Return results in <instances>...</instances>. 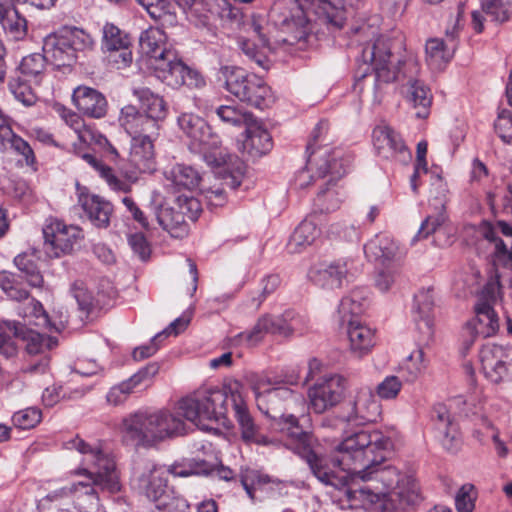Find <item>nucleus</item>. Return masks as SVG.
<instances>
[{"label":"nucleus","instance_id":"obj_51","mask_svg":"<svg viewBox=\"0 0 512 512\" xmlns=\"http://www.w3.org/2000/svg\"><path fill=\"white\" fill-rule=\"evenodd\" d=\"M264 324L267 326V334L290 337L292 335H303L304 329L296 327V323H288L279 316L263 315Z\"/></svg>","mask_w":512,"mask_h":512},{"label":"nucleus","instance_id":"obj_53","mask_svg":"<svg viewBox=\"0 0 512 512\" xmlns=\"http://www.w3.org/2000/svg\"><path fill=\"white\" fill-rule=\"evenodd\" d=\"M103 45L110 52L123 48L124 45H130V39L117 26L107 23L103 27Z\"/></svg>","mask_w":512,"mask_h":512},{"label":"nucleus","instance_id":"obj_14","mask_svg":"<svg viewBox=\"0 0 512 512\" xmlns=\"http://www.w3.org/2000/svg\"><path fill=\"white\" fill-rule=\"evenodd\" d=\"M0 289L5 295L12 301L27 302L23 307L18 308V315L22 317L33 316L37 319L42 320V325L52 326L50 323L48 314L44 310L42 304L31 297L29 291L22 287L20 277L9 271H0ZM65 327L63 321L60 322L59 326L53 324V328L60 332Z\"/></svg>","mask_w":512,"mask_h":512},{"label":"nucleus","instance_id":"obj_31","mask_svg":"<svg viewBox=\"0 0 512 512\" xmlns=\"http://www.w3.org/2000/svg\"><path fill=\"white\" fill-rule=\"evenodd\" d=\"M364 253L369 260L388 265L399 258V246L387 235H376L365 244Z\"/></svg>","mask_w":512,"mask_h":512},{"label":"nucleus","instance_id":"obj_8","mask_svg":"<svg viewBox=\"0 0 512 512\" xmlns=\"http://www.w3.org/2000/svg\"><path fill=\"white\" fill-rule=\"evenodd\" d=\"M92 45V38L82 29L66 27L58 33L48 35L43 42V53L55 68L71 67L77 60L78 52Z\"/></svg>","mask_w":512,"mask_h":512},{"label":"nucleus","instance_id":"obj_46","mask_svg":"<svg viewBox=\"0 0 512 512\" xmlns=\"http://www.w3.org/2000/svg\"><path fill=\"white\" fill-rule=\"evenodd\" d=\"M14 264L26 278L27 283L34 288H41L44 284V278L36 263L33 254L22 253L14 258Z\"/></svg>","mask_w":512,"mask_h":512},{"label":"nucleus","instance_id":"obj_34","mask_svg":"<svg viewBox=\"0 0 512 512\" xmlns=\"http://www.w3.org/2000/svg\"><path fill=\"white\" fill-rule=\"evenodd\" d=\"M166 181L174 190L192 191L201 183L200 173L190 165L176 164L164 172Z\"/></svg>","mask_w":512,"mask_h":512},{"label":"nucleus","instance_id":"obj_63","mask_svg":"<svg viewBox=\"0 0 512 512\" xmlns=\"http://www.w3.org/2000/svg\"><path fill=\"white\" fill-rule=\"evenodd\" d=\"M402 383L397 376H387L376 387V393L381 399H394L399 394Z\"/></svg>","mask_w":512,"mask_h":512},{"label":"nucleus","instance_id":"obj_7","mask_svg":"<svg viewBox=\"0 0 512 512\" xmlns=\"http://www.w3.org/2000/svg\"><path fill=\"white\" fill-rule=\"evenodd\" d=\"M178 125L190 139V150L202 154L209 166L219 168L227 164L228 160H232L227 149L221 147L219 136L212 132L210 125L203 118L193 113H183L178 117Z\"/></svg>","mask_w":512,"mask_h":512},{"label":"nucleus","instance_id":"obj_27","mask_svg":"<svg viewBox=\"0 0 512 512\" xmlns=\"http://www.w3.org/2000/svg\"><path fill=\"white\" fill-rule=\"evenodd\" d=\"M15 2H0V24L13 40H23L28 32L27 20Z\"/></svg>","mask_w":512,"mask_h":512},{"label":"nucleus","instance_id":"obj_19","mask_svg":"<svg viewBox=\"0 0 512 512\" xmlns=\"http://www.w3.org/2000/svg\"><path fill=\"white\" fill-rule=\"evenodd\" d=\"M431 421L439 434L442 446L447 451H456L460 444L458 425L444 404L439 403L433 406Z\"/></svg>","mask_w":512,"mask_h":512},{"label":"nucleus","instance_id":"obj_54","mask_svg":"<svg viewBox=\"0 0 512 512\" xmlns=\"http://www.w3.org/2000/svg\"><path fill=\"white\" fill-rule=\"evenodd\" d=\"M8 86L15 99L24 106L29 107L36 103L37 95L26 81L20 78H12Z\"/></svg>","mask_w":512,"mask_h":512},{"label":"nucleus","instance_id":"obj_52","mask_svg":"<svg viewBox=\"0 0 512 512\" xmlns=\"http://www.w3.org/2000/svg\"><path fill=\"white\" fill-rule=\"evenodd\" d=\"M215 113L224 124L231 126H247L253 120L251 113L243 112L234 106H219Z\"/></svg>","mask_w":512,"mask_h":512},{"label":"nucleus","instance_id":"obj_18","mask_svg":"<svg viewBox=\"0 0 512 512\" xmlns=\"http://www.w3.org/2000/svg\"><path fill=\"white\" fill-rule=\"evenodd\" d=\"M16 329V338L25 345V350L30 355H44L37 363L30 364L26 371L29 373H44L49 365V358L45 355L58 345L55 337L42 334L22 324Z\"/></svg>","mask_w":512,"mask_h":512},{"label":"nucleus","instance_id":"obj_37","mask_svg":"<svg viewBox=\"0 0 512 512\" xmlns=\"http://www.w3.org/2000/svg\"><path fill=\"white\" fill-rule=\"evenodd\" d=\"M132 93L140 102L144 113L155 120L157 124L166 117V103L162 97L147 87H134Z\"/></svg>","mask_w":512,"mask_h":512},{"label":"nucleus","instance_id":"obj_24","mask_svg":"<svg viewBox=\"0 0 512 512\" xmlns=\"http://www.w3.org/2000/svg\"><path fill=\"white\" fill-rule=\"evenodd\" d=\"M155 134L133 136L130 148V162L142 173H151L155 170V155L152 137Z\"/></svg>","mask_w":512,"mask_h":512},{"label":"nucleus","instance_id":"obj_10","mask_svg":"<svg viewBox=\"0 0 512 512\" xmlns=\"http://www.w3.org/2000/svg\"><path fill=\"white\" fill-rule=\"evenodd\" d=\"M361 58L363 65L359 66L356 75L362 79L373 71L376 89L380 87V84L391 83L398 78L397 64H400L401 61L392 54L389 39L379 37L372 44L366 45L362 50Z\"/></svg>","mask_w":512,"mask_h":512},{"label":"nucleus","instance_id":"obj_61","mask_svg":"<svg viewBox=\"0 0 512 512\" xmlns=\"http://www.w3.org/2000/svg\"><path fill=\"white\" fill-rule=\"evenodd\" d=\"M484 237L489 241L495 242V255L498 261L506 265L512 260V250H508L504 241L497 237V233L493 227H486Z\"/></svg>","mask_w":512,"mask_h":512},{"label":"nucleus","instance_id":"obj_23","mask_svg":"<svg viewBox=\"0 0 512 512\" xmlns=\"http://www.w3.org/2000/svg\"><path fill=\"white\" fill-rule=\"evenodd\" d=\"M348 275V261L345 259L320 264L310 272L311 280L325 289L341 288Z\"/></svg>","mask_w":512,"mask_h":512},{"label":"nucleus","instance_id":"obj_20","mask_svg":"<svg viewBox=\"0 0 512 512\" xmlns=\"http://www.w3.org/2000/svg\"><path fill=\"white\" fill-rule=\"evenodd\" d=\"M373 145L379 156L385 159L410 158L411 154L400 135L388 126H378L373 131Z\"/></svg>","mask_w":512,"mask_h":512},{"label":"nucleus","instance_id":"obj_42","mask_svg":"<svg viewBox=\"0 0 512 512\" xmlns=\"http://www.w3.org/2000/svg\"><path fill=\"white\" fill-rule=\"evenodd\" d=\"M475 312L477 316L474 326L476 334L484 338L495 335L499 330V319L492 306L486 301H481L476 304Z\"/></svg>","mask_w":512,"mask_h":512},{"label":"nucleus","instance_id":"obj_59","mask_svg":"<svg viewBox=\"0 0 512 512\" xmlns=\"http://www.w3.org/2000/svg\"><path fill=\"white\" fill-rule=\"evenodd\" d=\"M435 212V214L428 215L423 220L414 240H421L427 238L429 235L436 232V230L444 223L446 219L444 211L435 210Z\"/></svg>","mask_w":512,"mask_h":512},{"label":"nucleus","instance_id":"obj_44","mask_svg":"<svg viewBox=\"0 0 512 512\" xmlns=\"http://www.w3.org/2000/svg\"><path fill=\"white\" fill-rule=\"evenodd\" d=\"M425 51L428 63L440 68L452 58L455 45L444 42L443 39H430L426 43Z\"/></svg>","mask_w":512,"mask_h":512},{"label":"nucleus","instance_id":"obj_62","mask_svg":"<svg viewBox=\"0 0 512 512\" xmlns=\"http://www.w3.org/2000/svg\"><path fill=\"white\" fill-rule=\"evenodd\" d=\"M247 25L249 26V30L258 36L264 47L270 46L272 33L270 31V25L263 17L253 15Z\"/></svg>","mask_w":512,"mask_h":512},{"label":"nucleus","instance_id":"obj_25","mask_svg":"<svg viewBox=\"0 0 512 512\" xmlns=\"http://www.w3.org/2000/svg\"><path fill=\"white\" fill-rule=\"evenodd\" d=\"M119 123L125 131L133 136L157 134L159 124L147 114L141 113L135 106L126 105L121 109Z\"/></svg>","mask_w":512,"mask_h":512},{"label":"nucleus","instance_id":"obj_64","mask_svg":"<svg viewBox=\"0 0 512 512\" xmlns=\"http://www.w3.org/2000/svg\"><path fill=\"white\" fill-rule=\"evenodd\" d=\"M494 128L503 142L510 143L512 141V113L502 110L498 114Z\"/></svg>","mask_w":512,"mask_h":512},{"label":"nucleus","instance_id":"obj_30","mask_svg":"<svg viewBox=\"0 0 512 512\" xmlns=\"http://www.w3.org/2000/svg\"><path fill=\"white\" fill-rule=\"evenodd\" d=\"M380 414V405L370 388H361L357 391L352 410L346 416L348 422L358 419L365 422H374Z\"/></svg>","mask_w":512,"mask_h":512},{"label":"nucleus","instance_id":"obj_50","mask_svg":"<svg viewBox=\"0 0 512 512\" xmlns=\"http://www.w3.org/2000/svg\"><path fill=\"white\" fill-rule=\"evenodd\" d=\"M81 157L100 173V176L106 180L108 185L113 190L123 192H127L129 190V185L125 181L119 179L116 175H114L110 167L103 165L92 154L84 153L81 155Z\"/></svg>","mask_w":512,"mask_h":512},{"label":"nucleus","instance_id":"obj_5","mask_svg":"<svg viewBox=\"0 0 512 512\" xmlns=\"http://www.w3.org/2000/svg\"><path fill=\"white\" fill-rule=\"evenodd\" d=\"M183 414L158 410L154 412L138 411L122 420L120 431L126 442L136 446L150 447L164 441L186 434V424Z\"/></svg>","mask_w":512,"mask_h":512},{"label":"nucleus","instance_id":"obj_45","mask_svg":"<svg viewBox=\"0 0 512 512\" xmlns=\"http://www.w3.org/2000/svg\"><path fill=\"white\" fill-rule=\"evenodd\" d=\"M48 59L45 53H33L25 56L19 66L20 72L35 84H40L45 76Z\"/></svg>","mask_w":512,"mask_h":512},{"label":"nucleus","instance_id":"obj_21","mask_svg":"<svg viewBox=\"0 0 512 512\" xmlns=\"http://www.w3.org/2000/svg\"><path fill=\"white\" fill-rule=\"evenodd\" d=\"M269 20L284 31H292L305 22L303 11L296 0L275 1L269 12Z\"/></svg>","mask_w":512,"mask_h":512},{"label":"nucleus","instance_id":"obj_49","mask_svg":"<svg viewBox=\"0 0 512 512\" xmlns=\"http://www.w3.org/2000/svg\"><path fill=\"white\" fill-rule=\"evenodd\" d=\"M22 327V323L16 321H7L0 324V354L6 358L14 357L18 348L14 338H16V329Z\"/></svg>","mask_w":512,"mask_h":512},{"label":"nucleus","instance_id":"obj_48","mask_svg":"<svg viewBox=\"0 0 512 512\" xmlns=\"http://www.w3.org/2000/svg\"><path fill=\"white\" fill-rule=\"evenodd\" d=\"M137 2L146 9L151 18L170 24L175 22L173 4L169 0H137Z\"/></svg>","mask_w":512,"mask_h":512},{"label":"nucleus","instance_id":"obj_39","mask_svg":"<svg viewBox=\"0 0 512 512\" xmlns=\"http://www.w3.org/2000/svg\"><path fill=\"white\" fill-rule=\"evenodd\" d=\"M320 229L313 218H306L294 230L288 248L292 253H299L310 246L319 237Z\"/></svg>","mask_w":512,"mask_h":512},{"label":"nucleus","instance_id":"obj_12","mask_svg":"<svg viewBox=\"0 0 512 512\" xmlns=\"http://www.w3.org/2000/svg\"><path fill=\"white\" fill-rule=\"evenodd\" d=\"M328 131L327 121H320L314 128L311 139L307 145V151L310 152L308 158L309 165H315L316 173L319 177L330 175L327 185H334L335 182L345 175L351 164V157L345 156L341 150H333L331 153L326 152L314 163L312 158L315 154L314 147L326 138Z\"/></svg>","mask_w":512,"mask_h":512},{"label":"nucleus","instance_id":"obj_13","mask_svg":"<svg viewBox=\"0 0 512 512\" xmlns=\"http://www.w3.org/2000/svg\"><path fill=\"white\" fill-rule=\"evenodd\" d=\"M151 70L160 81L174 89L184 85L199 88L205 84L200 73L187 66L176 52H168L164 59L155 60Z\"/></svg>","mask_w":512,"mask_h":512},{"label":"nucleus","instance_id":"obj_33","mask_svg":"<svg viewBox=\"0 0 512 512\" xmlns=\"http://www.w3.org/2000/svg\"><path fill=\"white\" fill-rule=\"evenodd\" d=\"M346 323L351 353L362 357L374 345V331L358 319H349Z\"/></svg>","mask_w":512,"mask_h":512},{"label":"nucleus","instance_id":"obj_40","mask_svg":"<svg viewBox=\"0 0 512 512\" xmlns=\"http://www.w3.org/2000/svg\"><path fill=\"white\" fill-rule=\"evenodd\" d=\"M368 305L367 293L364 289H354L349 295L342 298L338 314L340 321L345 324L349 319H357Z\"/></svg>","mask_w":512,"mask_h":512},{"label":"nucleus","instance_id":"obj_43","mask_svg":"<svg viewBox=\"0 0 512 512\" xmlns=\"http://www.w3.org/2000/svg\"><path fill=\"white\" fill-rule=\"evenodd\" d=\"M0 142L4 149H7L9 146V148L13 149L16 153L22 155L26 165H34L35 155L31 146L20 136L14 134L12 129L7 125H0Z\"/></svg>","mask_w":512,"mask_h":512},{"label":"nucleus","instance_id":"obj_3","mask_svg":"<svg viewBox=\"0 0 512 512\" xmlns=\"http://www.w3.org/2000/svg\"><path fill=\"white\" fill-rule=\"evenodd\" d=\"M229 405L238 423L241 438L245 443L269 446L277 442L262 435L240 392V383L235 381L223 388L200 389L178 401L183 417L202 430L212 429L213 424L226 426Z\"/></svg>","mask_w":512,"mask_h":512},{"label":"nucleus","instance_id":"obj_11","mask_svg":"<svg viewBox=\"0 0 512 512\" xmlns=\"http://www.w3.org/2000/svg\"><path fill=\"white\" fill-rule=\"evenodd\" d=\"M201 211V203L197 198L181 194L173 206H158L155 209V217L159 225L172 237L183 238L189 232L187 219L196 221Z\"/></svg>","mask_w":512,"mask_h":512},{"label":"nucleus","instance_id":"obj_16","mask_svg":"<svg viewBox=\"0 0 512 512\" xmlns=\"http://www.w3.org/2000/svg\"><path fill=\"white\" fill-rule=\"evenodd\" d=\"M346 379L338 374L324 376L309 389L311 409L318 414L337 405L344 396Z\"/></svg>","mask_w":512,"mask_h":512},{"label":"nucleus","instance_id":"obj_58","mask_svg":"<svg viewBox=\"0 0 512 512\" xmlns=\"http://www.w3.org/2000/svg\"><path fill=\"white\" fill-rule=\"evenodd\" d=\"M159 369L160 365L158 362H150L126 381L130 384L133 390L140 385L148 386L151 384L153 378L158 374Z\"/></svg>","mask_w":512,"mask_h":512},{"label":"nucleus","instance_id":"obj_47","mask_svg":"<svg viewBox=\"0 0 512 512\" xmlns=\"http://www.w3.org/2000/svg\"><path fill=\"white\" fill-rule=\"evenodd\" d=\"M63 118L66 124L69 125L77 134L80 142L86 145H93V140H95V137L103 141L102 134L89 126H86L82 118L77 113L67 111L63 114Z\"/></svg>","mask_w":512,"mask_h":512},{"label":"nucleus","instance_id":"obj_32","mask_svg":"<svg viewBox=\"0 0 512 512\" xmlns=\"http://www.w3.org/2000/svg\"><path fill=\"white\" fill-rule=\"evenodd\" d=\"M273 140L270 133L254 119L246 126L244 150L253 158L260 157L271 151Z\"/></svg>","mask_w":512,"mask_h":512},{"label":"nucleus","instance_id":"obj_2","mask_svg":"<svg viewBox=\"0 0 512 512\" xmlns=\"http://www.w3.org/2000/svg\"><path fill=\"white\" fill-rule=\"evenodd\" d=\"M64 447L83 455L82 466L74 474L86 480L50 492L39 500L38 511L72 512L73 505L79 512H99V490L113 493L120 489L114 460L78 436L64 442Z\"/></svg>","mask_w":512,"mask_h":512},{"label":"nucleus","instance_id":"obj_1","mask_svg":"<svg viewBox=\"0 0 512 512\" xmlns=\"http://www.w3.org/2000/svg\"><path fill=\"white\" fill-rule=\"evenodd\" d=\"M392 446V440L378 430H361L347 436L335 447L336 455L327 457L330 469L343 477V484L328 485L342 489L348 486L350 478L379 482L382 490L377 492V485L348 487L347 498L363 505H378L377 512H409L421 500L415 479L394 467H381Z\"/></svg>","mask_w":512,"mask_h":512},{"label":"nucleus","instance_id":"obj_41","mask_svg":"<svg viewBox=\"0 0 512 512\" xmlns=\"http://www.w3.org/2000/svg\"><path fill=\"white\" fill-rule=\"evenodd\" d=\"M189 321L190 320L185 317H179L175 319L166 329L155 335L151 343L135 348L132 353L134 360L141 361L154 355L159 348L157 341H159L162 337H166L171 334L178 335L181 331L186 329Z\"/></svg>","mask_w":512,"mask_h":512},{"label":"nucleus","instance_id":"obj_28","mask_svg":"<svg viewBox=\"0 0 512 512\" xmlns=\"http://www.w3.org/2000/svg\"><path fill=\"white\" fill-rule=\"evenodd\" d=\"M78 203L95 227L106 228L109 226L113 207L108 201L96 195L80 192Z\"/></svg>","mask_w":512,"mask_h":512},{"label":"nucleus","instance_id":"obj_56","mask_svg":"<svg viewBox=\"0 0 512 512\" xmlns=\"http://www.w3.org/2000/svg\"><path fill=\"white\" fill-rule=\"evenodd\" d=\"M447 192V185L442 177L440 175L433 176L430 189V206H432L434 210H445Z\"/></svg>","mask_w":512,"mask_h":512},{"label":"nucleus","instance_id":"obj_4","mask_svg":"<svg viewBox=\"0 0 512 512\" xmlns=\"http://www.w3.org/2000/svg\"><path fill=\"white\" fill-rule=\"evenodd\" d=\"M256 403L259 410L271 420V426L290 439L288 448L303 459L311 473L323 484L341 486L342 476L330 469L326 456L320 455L315 446L314 436L299 425V420L293 414H287L288 406L296 400L297 394L290 388L278 386L262 389L255 387Z\"/></svg>","mask_w":512,"mask_h":512},{"label":"nucleus","instance_id":"obj_17","mask_svg":"<svg viewBox=\"0 0 512 512\" xmlns=\"http://www.w3.org/2000/svg\"><path fill=\"white\" fill-rule=\"evenodd\" d=\"M43 235L46 254L58 258L73 250L74 244L82 238V231L78 226L55 219L43 228Z\"/></svg>","mask_w":512,"mask_h":512},{"label":"nucleus","instance_id":"obj_26","mask_svg":"<svg viewBox=\"0 0 512 512\" xmlns=\"http://www.w3.org/2000/svg\"><path fill=\"white\" fill-rule=\"evenodd\" d=\"M169 471L175 477H188L191 475H215L221 480L230 481L234 477L233 471L224 466H213L206 461L188 460L183 463H173Z\"/></svg>","mask_w":512,"mask_h":512},{"label":"nucleus","instance_id":"obj_9","mask_svg":"<svg viewBox=\"0 0 512 512\" xmlns=\"http://www.w3.org/2000/svg\"><path fill=\"white\" fill-rule=\"evenodd\" d=\"M225 88L240 101L264 109L272 102L271 89L255 74H248L237 67L224 66L220 69Z\"/></svg>","mask_w":512,"mask_h":512},{"label":"nucleus","instance_id":"obj_55","mask_svg":"<svg viewBox=\"0 0 512 512\" xmlns=\"http://www.w3.org/2000/svg\"><path fill=\"white\" fill-rule=\"evenodd\" d=\"M510 6L511 4L504 0H481L483 12L495 22L502 23L508 20Z\"/></svg>","mask_w":512,"mask_h":512},{"label":"nucleus","instance_id":"obj_38","mask_svg":"<svg viewBox=\"0 0 512 512\" xmlns=\"http://www.w3.org/2000/svg\"><path fill=\"white\" fill-rule=\"evenodd\" d=\"M406 98L416 110V117L425 119L430 113L432 94L420 80H410L407 84Z\"/></svg>","mask_w":512,"mask_h":512},{"label":"nucleus","instance_id":"obj_22","mask_svg":"<svg viewBox=\"0 0 512 512\" xmlns=\"http://www.w3.org/2000/svg\"><path fill=\"white\" fill-rule=\"evenodd\" d=\"M72 100L76 108L90 118L99 119L107 113L105 96L94 88L78 86L73 91Z\"/></svg>","mask_w":512,"mask_h":512},{"label":"nucleus","instance_id":"obj_57","mask_svg":"<svg viewBox=\"0 0 512 512\" xmlns=\"http://www.w3.org/2000/svg\"><path fill=\"white\" fill-rule=\"evenodd\" d=\"M41 421V411L37 408H26L12 416V422L19 429H31Z\"/></svg>","mask_w":512,"mask_h":512},{"label":"nucleus","instance_id":"obj_29","mask_svg":"<svg viewBox=\"0 0 512 512\" xmlns=\"http://www.w3.org/2000/svg\"><path fill=\"white\" fill-rule=\"evenodd\" d=\"M166 34L160 28H149L143 31L139 38L141 52L148 57L147 63L150 69L154 67V61L164 59L168 52H175L166 47Z\"/></svg>","mask_w":512,"mask_h":512},{"label":"nucleus","instance_id":"obj_35","mask_svg":"<svg viewBox=\"0 0 512 512\" xmlns=\"http://www.w3.org/2000/svg\"><path fill=\"white\" fill-rule=\"evenodd\" d=\"M313 5L318 18L327 25L328 29L332 31L342 29L347 19L342 1L335 3L331 0H314Z\"/></svg>","mask_w":512,"mask_h":512},{"label":"nucleus","instance_id":"obj_60","mask_svg":"<svg viewBox=\"0 0 512 512\" xmlns=\"http://www.w3.org/2000/svg\"><path fill=\"white\" fill-rule=\"evenodd\" d=\"M510 359H500L495 362H488L482 367L484 375L493 383H500L508 374V365Z\"/></svg>","mask_w":512,"mask_h":512},{"label":"nucleus","instance_id":"obj_36","mask_svg":"<svg viewBox=\"0 0 512 512\" xmlns=\"http://www.w3.org/2000/svg\"><path fill=\"white\" fill-rule=\"evenodd\" d=\"M433 310H434V295L432 289L420 290L414 296L413 312L415 314V321L420 330L425 329V333L430 336L433 327Z\"/></svg>","mask_w":512,"mask_h":512},{"label":"nucleus","instance_id":"obj_15","mask_svg":"<svg viewBox=\"0 0 512 512\" xmlns=\"http://www.w3.org/2000/svg\"><path fill=\"white\" fill-rule=\"evenodd\" d=\"M0 289L5 295L12 301L27 302L23 307L18 308V315L22 317L33 316L37 319L42 320V325L52 326L50 323L48 314L44 310L42 304L31 297L29 291L22 287L20 277L9 271H0ZM65 327L63 321L60 322L59 326L53 324V328L60 332Z\"/></svg>","mask_w":512,"mask_h":512},{"label":"nucleus","instance_id":"obj_6","mask_svg":"<svg viewBox=\"0 0 512 512\" xmlns=\"http://www.w3.org/2000/svg\"><path fill=\"white\" fill-rule=\"evenodd\" d=\"M169 467L147 462L135 470L132 481L138 492L155 503L158 512H184L189 505L183 499L168 494Z\"/></svg>","mask_w":512,"mask_h":512}]
</instances>
